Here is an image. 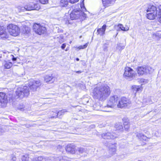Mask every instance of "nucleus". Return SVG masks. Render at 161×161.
Here are the masks:
<instances>
[{"instance_id": "1", "label": "nucleus", "mask_w": 161, "mask_h": 161, "mask_svg": "<svg viewBox=\"0 0 161 161\" xmlns=\"http://www.w3.org/2000/svg\"><path fill=\"white\" fill-rule=\"evenodd\" d=\"M109 87L107 85H102L95 87L93 90L92 95L94 98L102 101L105 100L110 94Z\"/></svg>"}, {"instance_id": "2", "label": "nucleus", "mask_w": 161, "mask_h": 161, "mask_svg": "<svg viewBox=\"0 0 161 161\" xmlns=\"http://www.w3.org/2000/svg\"><path fill=\"white\" fill-rule=\"evenodd\" d=\"M147 18L150 20L154 19L156 17L159 18L161 23V5L156 8L154 5L149 6L147 10Z\"/></svg>"}, {"instance_id": "3", "label": "nucleus", "mask_w": 161, "mask_h": 161, "mask_svg": "<svg viewBox=\"0 0 161 161\" xmlns=\"http://www.w3.org/2000/svg\"><path fill=\"white\" fill-rule=\"evenodd\" d=\"M124 71L123 76L125 79L129 80H133L136 75V72L129 67H126Z\"/></svg>"}, {"instance_id": "4", "label": "nucleus", "mask_w": 161, "mask_h": 161, "mask_svg": "<svg viewBox=\"0 0 161 161\" xmlns=\"http://www.w3.org/2000/svg\"><path fill=\"white\" fill-rule=\"evenodd\" d=\"M70 18L71 20L76 19H79L81 20L85 19L86 15L83 12L74 10L70 14Z\"/></svg>"}, {"instance_id": "5", "label": "nucleus", "mask_w": 161, "mask_h": 161, "mask_svg": "<svg viewBox=\"0 0 161 161\" xmlns=\"http://www.w3.org/2000/svg\"><path fill=\"white\" fill-rule=\"evenodd\" d=\"M29 91L28 87L24 86L23 87L19 88L16 92V96L20 98L27 97L29 94Z\"/></svg>"}, {"instance_id": "6", "label": "nucleus", "mask_w": 161, "mask_h": 161, "mask_svg": "<svg viewBox=\"0 0 161 161\" xmlns=\"http://www.w3.org/2000/svg\"><path fill=\"white\" fill-rule=\"evenodd\" d=\"M7 28L9 34L14 36L18 35L20 32V29L18 26L13 24L8 25Z\"/></svg>"}, {"instance_id": "7", "label": "nucleus", "mask_w": 161, "mask_h": 161, "mask_svg": "<svg viewBox=\"0 0 161 161\" xmlns=\"http://www.w3.org/2000/svg\"><path fill=\"white\" fill-rule=\"evenodd\" d=\"M131 104V102L125 97H122L119 100L117 107L119 108L127 107Z\"/></svg>"}, {"instance_id": "8", "label": "nucleus", "mask_w": 161, "mask_h": 161, "mask_svg": "<svg viewBox=\"0 0 161 161\" xmlns=\"http://www.w3.org/2000/svg\"><path fill=\"white\" fill-rule=\"evenodd\" d=\"M34 31L39 35L44 34L46 32V28L40 24H35L33 25Z\"/></svg>"}, {"instance_id": "9", "label": "nucleus", "mask_w": 161, "mask_h": 161, "mask_svg": "<svg viewBox=\"0 0 161 161\" xmlns=\"http://www.w3.org/2000/svg\"><path fill=\"white\" fill-rule=\"evenodd\" d=\"M26 11H31L32 10H39L40 8V6L39 4L34 3H31L25 5Z\"/></svg>"}, {"instance_id": "10", "label": "nucleus", "mask_w": 161, "mask_h": 161, "mask_svg": "<svg viewBox=\"0 0 161 161\" xmlns=\"http://www.w3.org/2000/svg\"><path fill=\"white\" fill-rule=\"evenodd\" d=\"M118 102V97L117 96L115 95L111 97L108 102V106L113 107L114 106L117 105Z\"/></svg>"}, {"instance_id": "11", "label": "nucleus", "mask_w": 161, "mask_h": 161, "mask_svg": "<svg viewBox=\"0 0 161 161\" xmlns=\"http://www.w3.org/2000/svg\"><path fill=\"white\" fill-rule=\"evenodd\" d=\"M7 102L8 100L5 94L3 92H0V106L3 107H5Z\"/></svg>"}, {"instance_id": "12", "label": "nucleus", "mask_w": 161, "mask_h": 161, "mask_svg": "<svg viewBox=\"0 0 161 161\" xmlns=\"http://www.w3.org/2000/svg\"><path fill=\"white\" fill-rule=\"evenodd\" d=\"M102 137L104 139H114L117 137V135L114 134L107 132L102 134Z\"/></svg>"}, {"instance_id": "13", "label": "nucleus", "mask_w": 161, "mask_h": 161, "mask_svg": "<svg viewBox=\"0 0 161 161\" xmlns=\"http://www.w3.org/2000/svg\"><path fill=\"white\" fill-rule=\"evenodd\" d=\"M0 37L3 39L8 37V34L6 31V28L3 26H0Z\"/></svg>"}, {"instance_id": "14", "label": "nucleus", "mask_w": 161, "mask_h": 161, "mask_svg": "<svg viewBox=\"0 0 161 161\" xmlns=\"http://www.w3.org/2000/svg\"><path fill=\"white\" fill-rule=\"evenodd\" d=\"M44 78L45 81L47 83H53L55 80L54 77L52 75H46Z\"/></svg>"}, {"instance_id": "15", "label": "nucleus", "mask_w": 161, "mask_h": 161, "mask_svg": "<svg viewBox=\"0 0 161 161\" xmlns=\"http://www.w3.org/2000/svg\"><path fill=\"white\" fill-rule=\"evenodd\" d=\"M116 143L112 144L109 146V153L110 154V156L114 154L116 151Z\"/></svg>"}, {"instance_id": "16", "label": "nucleus", "mask_w": 161, "mask_h": 161, "mask_svg": "<svg viewBox=\"0 0 161 161\" xmlns=\"http://www.w3.org/2000/svg\"><path fill=\"white\" fill-rule=\"evenodd\" d=\"M137 73L138 74L142 75L144 74H146L145 71V66L138 67L137 68Z\"/></svg>"}, {"instance_id": "17", "label": "nucleus", "mask_w": 161, "mask_h": 161, "mask_svg": "<svg viewBox=\"0 0 161 161\" xmlns=\"http://www.w3.org/2000/svg\"><path fill=\"white\" fill-rule=\"evenodd\" d=\"M132 92L135 93V95L136 93L137 92H141L142 91V88L139 86L133 85L131 87Z\"/></svg>"}, {"instance_id": "18", "label": "nucleus", "mask_w": 161, "mask_h": 161, "mask_svg": "<svg viewBox=\"0 0 161 161\" xmlns=\"http://www.w3.org/2000/svg\"><path fill=\"white\" fill-rule=\"evenodd\" d=\"M106 25H104L102 28L98 29L97 30V32L98 34L100 36H102L105 34V32L106 29Z\"/></svg>"}, {"instance_id": "19", "label": "nucleus", "mask_w": 161, "mask_h": 161, "mask_svg": "<svg viewBox=\"0 0 161 161\" xmlns=\"http://www.w3.org/2000/svg\"><path fill=\"white\" fill-rule=\"evenodd\" d=\"M66 151L72 153H75V148L74 146L71 145H68L66 147Z\"/></svg>"}, {"instance_id": "20", "label": "nucleus", "mask_w": 161, "mask_h": 161, "mask_svg": "<svg viewBox=\"0 0 161 161\" xmlns=\"http://www.w3.org/2000/svg\"><path fill=\"white\" fill-rule=\"evenodd\" d=\"M136 136L138 137L139 139L141 141H146L148 139V138L142 133H137Z\"/></svg>"}, {"instance_id": "21", "label": "nucleus", "mask_w": 161, "mask_h": 161, "mask_svg": "<svg viewBox=\"0 0 161 161\" xmlns=\"http://www.w3.org/2000/svg\"><path fill=\"white\" fill-rule=\"evenodd\" d=\"M4 68L7 69H10L12 66V63L8 61H4L3 63Z\"/></svg>"}, {"instance_id": "22", "label": "nucleus", "mask_w": 161, "mask_h": 161, "mask_svg": "<svg viewBox=\"0 0 161 161\" xmlns=\"http://www.w3.org/2000/svg\"><path fill=\"white\" fill-rule=\"evenodd\" d=\"M117 26L119 27V29L117 30V31H119L120 30L124 31H127L129 29V27L126 26L125 27H124L123 25L120 24H119Z\"/></svg>"}, {"instance_id": "23", "label": "nucleus", "mask_w": 161, "mask_h": 161, "mask_svg": "<svg viewBox=\"0 0 161 161\" xmlns=\"http://www.w3.org/2000/svg\"><path fill=\"white\" fill-rule=\"evenodd\" d=\"M48 157H45L42 156H40L37 157H35L33 159V161H49L47 160Z\"/></svg>"}, {"instance_id": "24", "label": "nucleus", "mask_w": 161, "mask_h": 161, "mask_svg": "<svg viewBox=\"0 0 161 161\" xmlns=\"http://www.w3.org/2000/svg\"><path fill=\"white\" fill-rule=\"evenodd\" d=\"M36 86V85L35 84L31 82V81H30L29 83V86L30 89L33 91H36L37 88L38 87Z\"/></svg>"}, {"instance_id": "25", "label": "nucleus", "mask_w": 161, "mask_h": 161, "mask_svg": "<svg viewBox=\"0 0 161 161\" xmlns=\"http://www.w3.org/2000/svg\"><path fill=\"white\" fill-rule=\"evenodd\" d=\"M36 86V85L35 84L31 82V81H30L29 83V86L30 89L33 91H36L37 88L38 87Z\"/></svg>"}, {"instance_id": "26", "label": "nucleus", "mask_w": 161, "mask_h": 161, "mask_svg": "<svg viewBox=\"0 0 161 161\" xmlns=\"http://www.w3.org/2000/svg\"><path fill=\"white\" fill-rule=\"evenodd\" d=\"M61 158V157H49L48 159H47V160L49 161H62L60 158Z\"/></svg>"}, {"instance_id": "27", "label": "nucleus", "mask_w": 161, "mask_h": 161, "mask_svg": "<svg viewBox=\"0 0 161 161\" xmlns=\"http://www.w3.org/2000/svg\"><path fill=\"white\" fill-rule=\"evenodd\" d=\"M145 69H146L145 72H146V74H150L153 72L154 70V69L152 67L150 66H145Z\"/></svg>"}, {"instance_id": "28", "label": "nucleus", "mask_w": 161, "mask_h": 161, "mask_svg": "<svg viewBox=\"0 0 161 161\" xmlns=\"http://www.w3.org/2000/svg\"><path fill=\"white\" fill-rule=\"evenodd\" d=\"M68 3V0H61L60 5L62 7H66L67 6Z\"/></svg>"}, {"instance_id": "29", "label": "nucleus", "mask_w": 161, "mask_h": 161, "mask_svg": "<svg viewBox=\"0 0 161 161\" xmlns=\"http://www.w3.org/2000/svg\"><path fill=\"white\" fill-rule=\"evenodd\" d=\"M22 32L24 34H28L29 33L30 29L28 27L24 26L22 29Z\"/></svg>"}, {"instance_id": "30", "label": "nucleus", "mask_w": 161, "mask_h": 161, "mask_svg": "<svg viewBox=\"0 0 161 161\" xmlns=\"http://www.w3.org/2000/svg\"><path fill=\"white\" fill-rule=\"evenodd\" d=\"M67 112V111L65 109L62 110L58 112L55 113V116H53V118L56 117L58 115L61 116L62 115L64 114L65 112Z\"/></svg>"}, {"instance_id": "31", "label": "nucleus", "mask_w": 161, "mask_h": 161, "mask_svg": "<svg viewBox=\"0 0 161 161\" xmlns=\"http://www.w3.org/2000/svg\"><path fill=\"white\" fill-rule=\"evenodd\" d=\"M31 82L35 84L36 85V86H37V87H39L41 85V83L40 82V81L39 80H33L31 81Z\"/></svg>"}, {"instance_id": "32", "label": "nucleus", "mask_w": 161, "mask_h": 161, "mask_svg": "<svg viewBox=\"0 0 161 161\" xmlns=\"http://www.w3.org/2000/svg\"><path fill=\"white\" fill-rule=\"evenodd\" d=\"M115 127L116 130H122L123 129V126L120 123H118L115 125Z\"/></svg>"}, {"instance_id": "33", "label": "nucleus", "mask_w": 161, "mask_h": 161, "mask_svg": "<svg viewBox=\"0 0 161 161\" xmlns=\"http://www.w3.org/2000/svg\"><path fill=\"white\" fill-rule=\"evenodd\" d=\"M57 41L60 43H62L64 42V36H60L59 37H57Z\"/></svg>"}, {"instance_id": "34", "label": "nucleus", "mask_w": 161, "mask_h": 161, "mask_svg": "<svg viewBox=\"0 0 161 161\" xmlns=\"http://www.w3.org/2000/svg\"><path fill=\"white\" fill-rule=\"evenodd\" d=\"M17 8L19 12H24L26 10V8L25 6V7H22L21 6H19L17 7Z\"/></svg>"}, {"instance_id": "35", "label": "nucleus", "mask_w": 161, "mask_h": 161, "mask_svg": "<svg viewBox=\"0 0 161 161\" xmlns=\"http://www.w3.org/2000/svg\"><path fill=\"white\" fill-rule=\"evenodd\" d=\"M124 128L126 130H127L129 127V124L127 122H125L124 123Z\"/></svg>"}, {"instance_id": "36", "label": "nucleus", "mask_w": 161, "mask_h": 161, "mask_svg": "<svg viewBox=\"0 0 161 161\" xmlns=\"http://www.w3.org/2000/svg\"><path fill=\"white\" fill-rule=\"evenodd\" d=\"M77 150H78V152L80 153H83L84 152H85L86 150L84 148L82 147H79L78 148Z\"/></svg>"}, {"instance_id": "37", "label": "nucleus", "mask_w": 161, "mask_h": 161, "mask_svg": "<svg viewBox=\"0 0 161 161\" xmlns=\"http://www.w3.org/2000/svg\"><path fill=\"white\" fill-rule=\"evenodd\" d=\"M88 43V42H87L83 46H80L79 47H78L77 48H78L79 49L85 48L86 47H87V46Z\"/></svg>"}, {"instance_id": "38", "label": "nucleus", "mask_w": 161, "mask_h": 161, "mask_svg": "<svg viewBox=\"0 0 161 161\" xmlns=\"http://www.w3.org/2000/svg\"><path fill=\"white\" fill-rule=\"evenodd\" d=\"M22 161H28V157L27 155L26 156H23L22 158Z\"/></svg>"}, {"instance_id": "39", "label": "nucleus", "mask_w": 161, "mask_h": 161, "mask_svg": "<svg viewBox=\"0 0 161 161\" xmlns=\"http://www.w3.org/2000/svg\"><path fill=\"white\" fill-rule=\"evenodd\" d=\"M39 2L42 4H46L48 3V0H39Z\"/></svg>"}, {"instance_id": "40", "label": "nucleus", "mask_w": 161, "mask_h": 161, "mask_svg": "<svg viewBox=\"0 0 161 161\" xmlns=\"http://www.w3.org/2000/svg\"><path fill=\"white\" fill-rule=\"evenodd\" d=\"M108 45L106 44H104L103 46V50L105 51H108Z\"/></svg>"}, {"instance_id": "41", "label": "nucleus", "mask_w": 161, "mask_h": 161, "mask_svg": "<svg viewBox=\"0 0 161 161\" xmlns=\"http://www.w3.org/2000/svg\"><path fill=\"white\" fill-rule=\"evenodd\" d=\"M125 46V45H122L121 44H119V45H118L117 48L118 49L122 50L124 48Z\"/></svg>"}, {"instance_id": "42", "label": "nucleus", "mask_w": 161, "mask_h": 161, "mask_svg": "<svg viewBox=\"0 0 161 161\" xmlns=\"http://www.w3.org/2000/svg\"><path fill=\"white\" fill-rule=\"evenodd\" d=\"M81 8L82 9L83 11H86V8L84 6V3H81L80 5Z\"/></svg>"}, {"instance_id": "43", "label": "nucleus", "mask_w": 161, "mask_h": 161, "mask_svg": "<svg viewBox=\"0 0 161 161\" xmlns=\"http://www.w3.org/2000/svg\"><path fill=\"white\" fill-rule=\"evenodd\" d=\"M79 0H68L69 2L71 3H76L79 1Z\"/></svg>"}, {"instance_id": "44", "label": "nucleus", "mask_w": 161, "mask_h": 161, "mask_svg": "<svg viewBox=\"0 0 161 161\" xmlns=\"http://www.w3.org/2000/svg\"><path fill=\"white\" fill-rule=\"evenodd\" d=\"M161 35H159L158 33H153V38H156L158 36L159 37H160Z\"/></svg>"}, {"instance_id": "45", "label": "nucleus", "mask_w": 161, "mask_h": 161, "mask_svg": "<svg viewBox=\"0 0 161 161\" xmlns=\"http://www.w3.org/2000/svg\"><path fill=\"white\" fill-rule=\"evenodd\" d=\"M66 46V45L65 43H63L62 44L61 46V48L63 49H64Z\"/></svg>"}, {"instance_id": "46", "label": "nucleus", "mask_w": 161, "mask_h": 161, "mask_svg": "<svg viewBox=\"0 0 161 161\" xmlns=\"http://www.w3.org/2000/svg\"><path fill=\"white\" fill-rule=\"evenodd\" d=\"M12 57V59L13 61H15L16 60V58L14 57L13 55H11Z\"/></svg>"}, {"instance_id": "47", "label": "nucleus", "mask_w": 161, "mask_h": 161, "mask_svg": "<svg viewBox=\"0 0 161 161\" xmlns=\"http://www.w3.org/2000/svg\"><path fill=\"white\" fill-rule=\"evenodd\" d=\"M16 158L15 157H13L10 160V161H16Z\"/></svg>"}, {"instance_id": "48", "label": "nucleus", "mask_w": 161, "mask_h": 161, "mask_svg": "<svg viewBox=\"0 0 161 161\" xmlns=\"http://www.w3.org/2000/svg\"><path fill=\"white\" fill-rule=\"evenodd\" d=\"M75 72L76 73L80 74V73H81L82 72L80 70V71H75Z\"/></svg>"}, {"instance_id": "49", "label": "nucleus", "mask_w": 161, "mask_h": 161, "mask_svg": "<svg viewBox=\"0 0 161 161\" xmlns=\"http://www.w3.org/2000/svg\"><path fill=\"white\" fill-rule=\"evenodd\" d=\"M19 109L21 111L23 110V108H19Z\"/></svg>"}, {"instance_id": "50", "label": "nucleus", "mask_w": 161, "mask_h": 161, "mask_svg": "<svg viewBox=\"0 0 161 161\" xmlns=\"http://www.w3.org/2000/svg\"><path fill=\"white\" fill-rule=\"evenodd\" d=\"M76 61H78L79 60V59L78 58H76Z\"/></svg>"}, {"instance_id": "51", "label": "nucleus", "mask_w": 161, "mask_h": 161, "mask_svg": "<svg viewBox=\"0 0 161 161\" xmlns=\"http://www.w3.org/2000/svg\"><path fill=\"white\" fill-rule=\"evenodd\" d=\"M71 42H72V41H70V42H69V43H70V44H71Z\"/></svg>"}, {"instance_id": "52", "label": "nucleus", "mask_w": 161, "mask_h": 161, "mask_svg": "<svg viewBox=\"0 0 161 161\" xmlns=\"http://www.w3.org/2000/svg\"><path fill=\"white\" fill-rule=\"evenodd\" d=\"M118 32H117V34H116V36H117V35H118Z\"/></svg>"}, {"instance_id": "53", "label": "nucleus", "mask_w": 161, "mask_h": 161, "mask_svg": "<svg viewBox=\"0 0 161 161\" xmlns=\"http://www.w3.org/2000/svg\"><path fill=\"white\" fill-rule=\"evenodd\" d=\"M67 49H66L65 50V51H67Z\"/></svg>"}]
</instances>
